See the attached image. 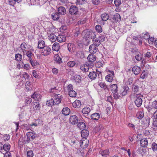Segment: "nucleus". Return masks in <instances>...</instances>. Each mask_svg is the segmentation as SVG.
Listing matches in <instances>:
<instances>
[{
    "label": "nucleus",
    "mask_w": 157,
    "mask_h": 157,
    "mask_svg": "<svg viewBox=\"0 0 157 157\" xmlns=\"http://www.w3.org/2000/svg\"><path fill=\"white\" fill-rule=\"evenodd\" d=\"M134 103L138 107H140L142 104L143 100L142 98L143 96L140 94H136L135 95Z\"/></svg>",
    "instance_id": "nucleus-1"
},
{
    "label": "nucleus",
    "mask_w": 157,
    "mask_h": 157,
    "mask_svg": "<svg viewBox=\"0 0 157 157\" xmlns=\"http://www.w3.org/2000/svg\"><path fill=\"white\" fill-rule=\"evenodd\" d=\"M53 98L52 99L55 105H57L60 103L62 99L61 95L59 94L54 93L52 94Z\"/></svg>",
    "instance_id": "nucleus-2"
},
{
    "label": "nucleus",
    "mask_w": 157,
    "mask_h": 157,
    "mask_svg": "<svg viewBox=\"0 0 157 157\" xmlns=\"http://www.w3.org/2000/svg\"><path fill=\"white\" fill-rule=\"evenodd\" d=\"M10 148V145L8 143L4 144L3 145L1 143H0V152L2 153H4V152L8 151Z\"/></svg>",
    "instance_id": "nucleus-3"
},
{
    "label": "nucleus",
    "mask_w": 157,
    "mask_h": 157,
    "mask_svg": "<svg viewBox=\"0 0 157 157\" xmlns=\"http://www.w3.org/2000/svg\"><path fill=\"white\" fill-rule=\"evenodd\" d=\"M69 12L72 15H76L78 13V7L75 6H71L69 9Z\"/></svg>",
    "instance_id": "nucleus-4"
},
{
    "label": "nucleus",
    "mask_w": 157,
    "mask_h": 157,
    "mask_svg": "<svg viewBox=\"0 0 157 157\" xmlns=\"http://www.w3.org/2000/svg\"><path fill=\"white\" fill-rule=\"evenodd\" d=\"M27 139L26 140V142L29 143L30 141L33 140L35 137V134L32 132H29L26 134Z\"/></svg>",
    "instance_id": "nucleus-5"
},
{
    "label": "nucleus",
    "mask_w": 157,
    "mask_h": 157,
    "mask_svg": "<svg viewBox=\"0 0 157 157\" xmlns=\"http://www.w3.org/2000/svg\"><path fill=\"white\" fill-rule=\"evenodd\" d=\"M51 48L48 46H46L42 49V55L47 56L51 53Z\"/></svg>",
    "instance_id": "nucleus-6"
},
{
    "label": "nucleus",
    "mask_w": 157,
    "mask_h": 157,
    "mask_svg": "<svg viewBox=\"0 0 157 157\" xmlns=\"http://www.w3.org/2000/svg\"><path fill=\"white\" fill-rule=\"evenodd\" d=\"M78 121L77 117L75 115L71 116L69 118L70 123L72 124H76Z\"/></svg>",
    "instance_id": "nucleus-7"
},
{
    "label": "nucleus",
    "mask_w": 157,
    "mask_h": 157,
    "mask_svg": "<svg viewBox=\"0 0 157 157\" xmlns=\"http://www.w3.org/2000/svg\"><path fill=\"white\" fill-rule=\"evenodd\" d=\"M108 72H109L110 74H109L106 76L105 79L106 81L109 82H111L113 81V77L112 76L114 75V73L113 71H111L110 70H108Z\"/></svg>",
    "instance_id": "nucleus-8"
},
{
    "label": "nucleus",
    "mask_w": 157,
    "mask_h": 157,
    "mask_svg": "<svg viewBox=\"0 0 157 157\" xmlns=\"http://www.w3.org/2000/svg\"><path fill=\"white\" fill-rule=\"evenodd\" d=\"M98 46L92 44L89 47V51L91 54L96 53L98 50Z\"/></svg>",
    "instance_id": "nucleus-9"
},
{
    "label": "nucleus",
    "mask_w": 157,
    "mask_h": 157,
    "mask_svg": "<svg viewBox=\"0 0 157 157\" xmlns=\"http://www.w3.org/2000/svg\"><path fill=\"white\" fill-rule=\"evenodd\" d=\"M129 88L127 86H125L121 89L120 93L122 96H125L126 95L128 92Z\"/></svg>",
    "instance_id": "nucleus-10"
},
{
    "label": "nucleus",
    "mask_w": 157,
    "mask_h": 157,
    "mask_svg": "<svg viewBox=\"0 0 157 157\" xmlns=\"http://www.w3.org/2000/svg\"><path fill=\"white\" fill-rule=\"evenodd\" d=\"M57 40L59 43L64 42L66 40V36L63 34H60L57 36Z\"/></svg>",
    "instance_id": "nucleus-11"
},
{
    "label": "nucleus",
    "mask_w": 157,
    "mask_h": 157,
    "mask_svg": "<svg viewBox=\"0 0 157 157\" xmlns=\"http://www.w3.org/2000/svg\"><path fill=\"white\" fill-rule=\"evenodd\" d=\"M110 89L113 94H116L118 91V87L116 84H113L111 85Z\"/></svg>",
    "instance_id": "nucleus-12"
},
{
    "label": "nucleus",
    "mask_w": 157,
    "mask_h": 157,
    "mask_svg": "<svg viewBox=\"0 0 157 157\" xmlns=\"http://www.w3.org/2000/svg\"><path fill=\"white\" fill-rule=\"evenodd\" d=\"M98 73L96 71H92L90 72L89 77L92 80H94L97 77Z\"/></svg>",
    "instance_id": "nucleus-13"
},
{
    "label": "nucleus",
    "mask_w": 157,
    "mask_h": 157,
    "mask_svg": "<svg viewBox=\"0 0 157 157\" xmlns=\"http://www.w3.org/2000/svg\"><path fill=\"white\" fill-rule=\"evenodd\" d=\"M89 134V132L88 130H82L81 132V136L82 139L86 140V137L88 136Z\"/></svg>",
    "instance_id": "nucleus-14"
},
{
    "label": "nucleus",
    "mask_w": 157,
    "mask_h": 157,
    "mask_svg": "<svg viewBox=\"0 0 157 157\" xmlns=\"http://www.w3.org/2000/svg\"><path fill=\"white\" fill-rule=\"evenodd\" d=\"M132 71L135 75H137L140 72V68L137 66H135L133 67Z\"/></svg>",
    "instance_id": "nucleus-15"
},
{
    "label": "nucleus",
    "mask_w": 157,
    "mask_h": 157,
    "mask_svg": "<svg viewBox=\"0 0 157 157\" xmlns=\"http://www.w3.org/2000/svg\"><path fill=\"white\" fill-rule=\"evenodd\" d=\"M140 145L143 147H146L148 144L147 140V138H144L140 140Z\"/></svg>",
    "instance_id": "nucleus-16"
},
{
    "label": "nucleus",
    "mask_w": 157,
    "mask_h": 157,
    "mask_svg": "<svg viewBox=\"0 0 157 157\" xmlns=\"http://www.w3.org/2000/svg\"><path fill=\"white\" fill-rule=\"evenodd\" d=\"M147 111L151 114H153L156 111V109L152 106V105H148L146 107Z\"/></svg>",
    "instance_id": "nucleus-17"
},
{
    "label": "nucleus",
    "mask_w": 157,
    "mask_h": 157,
    "mask_svg": "<svg viewBox=\"0 0 157 157\" xmlns=\"http://www.w3.org/2000/svg\"><path fill=\"white\" fill-rule=\"evenodd\" d=\"M48 38L52 42H54L57 40V36L54 33H51L48 35Z\"/></svg>",
    "instance_id": "nucleus-18"
},
{
    "label": "nucleus",
    "mask_w": 157,
    "mask_h": 157,
    "mask_svg": "<svg viewBox=\"0 0 157 157\" xmlns=\"http://www.w3.org/2000/svg\"><path fill=\"white\" fill-rule=\"evenodd\" d=\"M31 97L35 100L39 101L40 99L41 95L37 92H34L31 96Z\"/></svg>",
    "instance_id": "nucleus-19"
},
{
    "label": "nucleus",
    "mask_w": 157,
    "mask_h": 157,
    "mask_svg": "<svg viewBox=\"0 0 157 157\" xmlns=\"http://www.w3.org/2000/svg\"><path fill=\"white\" fill-rule=\"evenodd\" d=\"M68 50L71 52H74L75 50V47L73 44L69 43L67 45Z\"/></svg>",
    "instance_id": "nucleus-20"
},
{
    "label": "nucleus",
    "mask_w": 157,
    "mask_h": 157,
    "mask_svg": "<svg viewBox=\"0 0 157 157\" xmlns=\"http://www.w3.org/2000/svg\"><path fill=\"white\" fill-rule=\"evenodd\" d=\"M38 48L40 49H42L46 46H45V44L44 41L40 40H38Z\"/></svg>",
    "instance_id": "nucleus-21"
},
{
    "label": "nucleus",
    "mask_w": 157,
    "mask_h": 157,
    "mask_svg": "<svg viewBox=\"0 0 157 157\" xmlns=\"http://www.w3.org/2000/svg\"><path fill=\"white\" fill-rule=\"evenodd\" d=\"M100 117V115L98 113H94L91 116V119L96 121L98 120L99 119Z\"/></svg>",
    "instance_id": "nucleus-22"
},
{
    "label": "nucleus",
    "mask_w": 157,
    "mask_h": 157,
    "mask_svg": "<svg viewBox=\"0 0 157 157\" xmlns=\"http://www.w3.org/2000/svg\"><path fill=\"white\" fill-rule=\"evenodd\" d=\"M58 12V13H57L59 14L63 15L66 13V10L65 8L62 6H60L59 8Z\"/></svg>",
    "instance_id": "nucleus-23"
},
{
    "label": "nucleus",
    "mask_w": 157,
    "mask_h": 157,
    "mask_svg": "<svg viewBox=\"0 0 157 157\" xmlns=\"http://www.w3.org/2000/svg\"><path fill=\"white\" fill-rule=\"evenodd\" d=\"M80 69L82 71L86 72L88 71L89 67L87 65L83 64L80 66Z\"/></svg>",
    "instance_id": "nucleus-24"
},
{
    "label": "nucleus",
    "mask_w": 157,
    "mask_h": 157,
    "mask_svg": "<svg viewBox=\"0 0 157 157\" xmlns=\"http://www.w3.org/2000/svg\"><path fill=\"white\" fill-rule=\"evenodd\" d=\"M79 121L77 124V127L81 130H84L86 127L85 124L83 122L80 121V120Z\"/></svg>",
    "instance_id": "nucleus-25"
},
{
    "label": "nucleus",
    "mask_w": 157,
    "mask_h": 157,
    "mask_svg": "<svg viewBox=\"0 0 157 157\" xmlns=\"http://www.w3.org/2000/svg\"><path fill=\"white\" fill-rule=\"evenodd\" d=\"M144 116V112L143 110L139 111L136 113V117L139 119H141Z\"/></svg>",
    "instance_id": "nucleus-26"
},
{
    "label": "nucleus",
    "mask_w": 157,
    "mask_h": 157,
    "mask_svg": "<svg viewBox=\"0 0 157 157\" xmlns=\"http://www.w3.org/2000/svg\"><path fill=\"white\" fill-rule=\"evenodd\" d=\"M59 45L58 43L55 42L54 43L52 46V49L55 51H58L59 49Z\"/></svg>",
    "instance_id": "nucleus-27"
},
{
    "label": "nucleus",
    "mask_w": 157,
    "mask_h": 157,
    "mask_svg": "<svg viewBox=\"0 0 157 157\" xmlns=\"http://www.w3.org/2000/svg\"><path fill=\"white\" fill-rule=\"evenodd\" d=\"M62 113L65 116L68 115L70 113V109L67 107L63 108L62 110Z\"/></svg>",
    "instance_id": "nucleus-28"
},
{
    "label": "nucleus",
    "mask_w": 157,
    "mask_h": 157,
    "mask_svg": "<svg viewBox=\"0 0 157 157\" xmlns=\"http://www.w3.org/2000/svg\"><path fill=\"white\" fill-rule=\"evenodd\" d=\"M72 105L74 107L79 108L81 106V104L79 100H76L73 103Z\"/></svg>",
    "instance_id": "nucleus-29"
},
{
    "label": "nucleus",
    "mask_w": 157,
    "mask_h": 157,
    "mask_svg": "<svg viewBox=\"0 0 157 157\" xmlns=\"http://www.w3.org/2000/svg\"><path fill=\"white\" fill-rule=\"evenodd\" d=\"M59 17L57 13H53L51 15V17L54 21H57L59 18Z\"/></svg>",
    "instance_id": "nucleus-30"
},
{
    "label": "nucleus",
    "mask_w": 157,
    "mask_h": 157,
    "mask_svg": "<svg viewBox=\"0 0 157 157\" xmlns=\"http://www.w3.org/2000/svg\"><path fill=\"white\" fill-rule=\"evenodd\" d=\"M109 18V15L106 13H104L101 15V18L103 21H106Z\"/></svg>",
    "instance_id": "nucleus-31"
},
{
    "label": "nucleus",
    "mask_w": 157,
    "mask_h": 157,
    "mask_svg": "<svg viewBox=\"0 0 157 157\" xmlns=\"http://www.w3.org/2000/svg\"><path fill=\"white\" fill-rule=\"evenodd\" d=\"M87 59L90 62H92L96 60V58L93 55L90 54L87 57Z\"/></svg>",
    "instance_id": "nucleus-32"
},
{
    "label": "nucleus",
    "mask_w": 157,
    "mask_h": 157,
    "mask_svg": "<svg viewBox=\"0 0 157 157\" xmlns=\"http://www.w3.org/2000/svg\"><path fill=\"white\" fill-rule=\"evenodd\" d=\"M100 153L101 154L102 156L109 155V150L108 149H105L100 151Z\"/></svg>",
    "instance_id": "nucleus-33"
},
{
    "label": "nucleus",
    "mask_w": 157,
    "mask_h": 157,
    "mask_svg": "<svg viewBox=\"0 0 157 157\" xmlns=\"http://www.w3.org/2000/svg\"><path fill=\"white\" fill-rule=\"evenodd\" d=\"M24 54H25L29 58V60L30 59H32L31 57L33 56V54L31 51H25L24 53H23Z\"/></svg>",
    "instance_id": "nucleus-34"
},
{
    "label": "nucleus",
    "mask_w": 157,
    "mask_h": 157,
    "mask_svg": "<svg viewBox=\"0 0 157 157\" xmlns=\"http://www.w3.org/2000/svg\"><path fill=\"white\" fill-rule=\"evenodd\" d=\"M93 44H92L95 45L97 46H98L101 44L99 38L94 39V40H92Z\"/></svg>",
    "instance_id": "nucleus-35"
},
{
    "label": "nucleus",
    "mask_w": 157,
    "mask_h": 157,
    "mask_svg": "<svg viewBox=\"0 0 157 157\" xmlns=\"http://www.w3.org/2000/svg\"><path fill=\"white\" fill-rule=\"evenodd\" d=\"M90 111V108L86 107L84 108L82 110V112L84 114H88Z\"/></svg>",
    "instance_id": "nucleus-36"
},
{
    "label": "nucleus",
    "mask_w": 157,
    "mask_h": 157,
    "mask_svg": "<svg viewBox=\"0 0 157 157\" xmlns=\"http://www.w3.org/2000/svg\"><path fill=\"white\" fill-rule=\"evenodd\" d=\"M113 19L117 21H120L121 17L120 14L118 13H116L114 16Z\"/></svg>",
    "instance_id": "nucleus-37"
},
{
    "label": "nucleus",
    "mask_w": 157,
    "mask_h": 157,
    "mask_svg": "<svg viewBox=\"0 0 157 157\" xmlns=\"http://www.w3.org/2000/svg\"><path fill=\"white\" fill-rule=\"evenodd\" d=\"M135 59L138 61H140L142 58V54L140 52L137 53L135 56Z\"/></svg>",
    "instance_id": "nucleus-38"
},
{
    "label": "nucleus",
    "mask_w": 157,
    "mask_h": 157,
    "mask_svg": "<svg viewBox=\"0 0 157 157\" xmlns=\"http://www.w3.org/2000/svg\"><path fill=\"white\" fill-rule=\"evenodd\" d=\"M55 60L59 63H60L62 62L61 58L58 55H56L54 56Z\"/></svg>",
    "instance_id": "nucleus-39"
},
{
    "label": "nucleus",
    "mask_w": 157,
    "mask_h": 157,
    "mask_svg": "<svg viewBox=\"0 0 157 157\" xmlns=\"http://www.w3.org/2000/svg\"><path fill=\"white\" fill-rule=\"evenodd\" d=\"M29 61L31 65L33 67H36L39 64L38 63L36 60H33L32 59H30Z\"/></svg>",
    "instance_id": "nucleus-40"
},
{
    "label": "nucleus",
    "mask_w": 157,
    "mask_h": 157,
    "mask_svg": "<svg viewBox=\"0 0 157 157\" xmlns=\"http://www.w3.org/2000/svg\"><path fill=\"white\" fill-rule=\"evenodd\" d=\"M40 104L38 101L35 102L33 105V107L34 109L37 110L39 109Z\"/></svg>",
    "instance_id": "nucleus-41"
},
{
    "label": "nucleus",
    "mask_w": 157,
    "mask_h": 157,
    "mask_svg": "<svg viewBox=\"0 0 157 157\" xmlns=\"http://www.w3.org/2000/svg\"><path fill=\"white\" fill-rule=\"evenodd\" d=\"M139 87L138 85H133L132 87V90L135 93V95L137 94V93L139 91Z\"/></svg>",
    "instance_id": "nucleus-42"
},
{
    "label": "nucleus",
    "mask_w": 157,
    "mask_h": 157,
    "mask_svg": "<svg viewBox=\"0 0 157 157\" xmlns=\"http://www.w3.org/2000/svg\"><path fill=\"white\" fill-rule=\"evenodd\" d=\"M46 105H48V106H52L53 105H55L52 98L49 100L47 101Z\"/></svg>",
    "instance_id": "nucleus-43"
},
{
    "label": "nucleus",
    "mask_w": 157,
    "mask_h": 157,
    "mask_svg": "<svg viewBox=\"0 0 157 157\" xmlns=\"http://www.w3.org/2000/svg\"><path fill=\"white\" fill-rule=\"evenodd\" d=\"M86 33L85 35L84 36V37H85L86 39H88V38L90 37V35H89L90 31L86 32L85 30L83 31L82 33V35L83 34Z\"/></svg>",
    "instance_id": "nucleus-44"
},
{
    "label": "nucleus",
    "mask_w": 157,
    "mask_h": 157,
    "mask_svg": "<svg viewBox=\"0 0 157 157\" xmlns=\"http://www.w3.org/2000/svg\"><path fill=\"white\" fill-rule=\"evenodd\" d=\"M22 58V56L19 54H17L15 55V59L18 61H20L21 60Z\"/></svg>",
    "instance_id": "nucleus-45"
},
{
    "label": "nucleus",
    "mask_w": 157,
    "mask_h": 157,
    "mask_svg": "<svg viewBox=\"0 0 157 157\" xmlns=\"http://www.w3.org/2000/svg\"><path fill=\"white\" fill-rule=\"evenodd\" d=\"M69 96L71 97H75L76 96L77 93L74 90H72L68 93Z\"/></svg>",
    "instance_id": "nucleus-46"
},
{
    "label": "nucleus",
    "mask_w": 157,
    "mask_h": 157,
    "mask_svg": "<svg viewBox=\"0 0 157 157\" xmlns=\"http://www.w3.org/2000/svg\"><path fill=\"white\" fill-rule=\"evenodd\" d=\"M89 33V35H90L91 38L93 39V40L97 38L96 37V35L95 33L93 32L92 31H90Z\"/></svg>",
    "instance_id": "nucleus-47"
},
{
    "label": "nucleus",
    "mask_w": 157,
    "mask_h": 157,
    "mask_svg": "<svg viewBox=\"0 0 157 157\" xmlns=\"http://www.w3.org/2000/svg\"><path fill=\"white\" fill-rule=\"evenodd\" d=\"M99 85L101 88H103L105 90L107 89V86L105 82H101Z\"/></svg>",
    "instance_id": "nucleus-48"
},
{
    "label": "nucleus",
    "mask_w": 157,
    "mask_h": 157,
    "mask_svg": "<svg viewBox=\"0 0 157 157\" xmlns=\"http://www.w3.org/2000/svg\"><path fill=\"white\" fill-rule=\"evenodd\" d=\"M86 2V0H77L76 3L77 5H82L85 4Z\"/></svg>",
    "instance_id": "nucleus-49"
},
{
    "label": "nucleus",
    "mask_w": 157,
    "mask_h": 157,
    "mask_svg": "<svg viewBox=\"0 0 157 157\" xmlns=\"http://www.w3.org/2000/svg\"><path fill=\"white\" fill-rule=\"evenodd\" d=\"M75 63V62L74 61H70L67 63V65L69 67H73Z\"/></svg>",
    "instance_id": "nucleus-50"
},
{
    "label": "nucleus",
    "mask_w": 157,
    "mask_h": 157,
    "mask_svg": "<svg viewBox=\"0 0 157 157\" xmlns=\"http://www.w3.org/2000/svg\"><path fill=\"white\" fill-rule=\"evenodd\" d=\"M25 46H27V45L25 43H22L21 44V48L22 51L23 52V53H24L25 51H26L25 50L26 49V47Z\"/></svg>",
    "instance_id": "nucleus-51"
},
{
    "label": "nucleus",
    "mask_w": 157,
    "mask_h": 157,
    "mask_svg": "<svg viewBox=\"0 0 157 157\" xmlns=\"http://www.w3.org/2000/svg\"><path fill=\"white\" fill-rule=\"evenodd\" d=\"M95 29L96 31L99 33H101L102 31L101 27L99 25H97L96 26Z\"/></svg>",
    "instance_id": "nucleus-52"
},
{
    "label": "nucleus",
    "mask_w": 157,
    "mask_h": 157,
    "mask_svg": "<svg viewBox=\"0 0 157 157\" xmlns=\"http://www.w3.org/2000/svg\"><path fill=\"white\" fill-rule=\"evenodd\" d=\"M81 77L79 75H77L74 79L75 81L78 83H80L81 81Z\"/></svg>",
    "instance_id": "nucleus-53"
},
{
    "label": "nucleus",
    "mask_w": 157,
    "mask_h": 157,
    "mask_svg": "<svg viewBox=\"0 0 157 157\" xmlns=\"http://www.w3.org/2000/svg\"><path fill=\"white\" fill-rule=\"evenodd\" d=\"M151 148L154 151H157V144L153 143L152 144Z\"/></svg>",
    "instance_id": "nucleus-54"
},
{
    "label": "nucleus",
    "mask_w": 157,
    "mask_h": 157,
    "mask_svg": "<svg viewBox=\"0 0 157 157\" xmlns=\"http://www.w3.org/2000/svg\"><path fill=\"white\" fill-rule=\"evenodd\" d=\"M27 157H33V153L32 150H29L27 153Z\"/></svg>",
    "instance_id": "nucleus-55"
},
{
    "label": "nucleus",
    "mask_w": 157,
    "mask_h": 157,
    "mask_svg": "<svg viewBox=\"0 0 157 157\" xmlns=\"http://www.w3.org/2000/svg\"><path fill=\"white\" fill-rule=\"evenodd\" d=\"M147 76V72L144 71L142 72L140 75V78L144 79Z\"/></svg>",
    "instance_id": "nucleus-56"
},
{
    "label": "nucleus",
    "mask_w": 157,
    "mask_h": 157,
    "mask_svg": "<svg viewBox=\"0 0 157 157\" xmlns=\"http://www.w3.org/2000/svg\"><path fill=\"white\" fill-rule=\"evenodd\" d=\"M86 22V20L85 18L81 19L78 21L77 24L78 25H81L85 23Z\"/></svg>",
    "instance_id": "nucleus-57"
},
{
    "label": "nucleus",
    "mask_w": 157,
    "mask_h": 157,
    "mask_svg": "<svg viewBox=\"0 0 157 157\" xmlns=\"http://www.w3.org/2000/svg\"><path fill=\"white\" fill-rule=\"evenodd\" d=\"M152 128L155 130H157V121H154L153 123Z\"/></svg>",
    "instance_id": "nucleus-58"
},
{
    "label": "nucleus",
    "mask_w": 157,
    "mask_h": 157,
    "mask_svg": "<svg viewBox=\"0 0 157 157\" xmlns=\"http://www.w3.org/2000/svg\"><path fill=\"white\" fill-rule=\"evenodd\" d=\"M114 3L115 6L118 7L121 4V0H115Z\"/></svg>",
    "instance_id": "nucleus-59"
},
{
    "label": "nucleus",
    "mask_w": 157,
    "mask_h": 157,
    "mask_svg": "<svg viewBox=\"0 0 157 157\" xmlns=\"http://www.w3.org/2000/svg\"><path fill=\"white\" fill-rule=\"evenodd\" d=\"M30 84L29 82L28 81H27L25 83L26 88L28 90H30L31 89V87H30Z\"/></svg>",
    "instance_id": "nucleus-60"
},
{
    "label": "nucleus",
    "mask_w": 157,
    "mask_h": 157,
    "mask_svg": "<svg viewBox=\"0 0 157 157\" xmlns=\"http://www.w3.org/2000/svg\"><path fill=\"white\" fill-rule=\"evenodd\" d=\"M9 4L12 6H14V4L16 3V2L15 0H8V1Z\"/></svg>",
    "instance_id": "nucleus-61"
},
{
    "label": "nucleus",
    "mask_w": 157,
    "mask_h": 157,
    "mask_svg": "<svg viewBox=\"0 0 157 157\" xmlns=\"http://www.w3.org/2000/svg\"><path fill=\"white\" fill-rule=\"evenodd\" d=\"M149 37V34L147 33L143 34H142V38L146 40H147Z\"/></svg>",
    "instance_id": "nucleus-62"
},
{
    "label": "nucleus",
    "mask_w": 157,
    "mask_h": 157,
    "mask_svg": "<svg viewBox=\"0 0 157 157\" xmlns=\"http://www.w3.org/2000/svg\"><path fill=\"white\" fill-rule=\"evenodd\" d=\"M33 76L36 78H40L39 75L37 74L36 71L35 70L33 71Z\"/></svg>",
    "instance_id": "nucleus-63"
},
{
    "label": "nucleus",
    "mask_w": 157,
    "mask_h": 157,
    "mask_svg": "<svg viewBox=\"0 0 157 157\" xmlns=\"http://www.w3.org/2000/svg\"><path fill=\"white\" fill-rule=\"evenodd\" d=\"M4 154V157H12L11 153L9 151L4 152V153H2Z\"/></svg>",
    "instance_id": "nucleus-64"
}]
</instances>
